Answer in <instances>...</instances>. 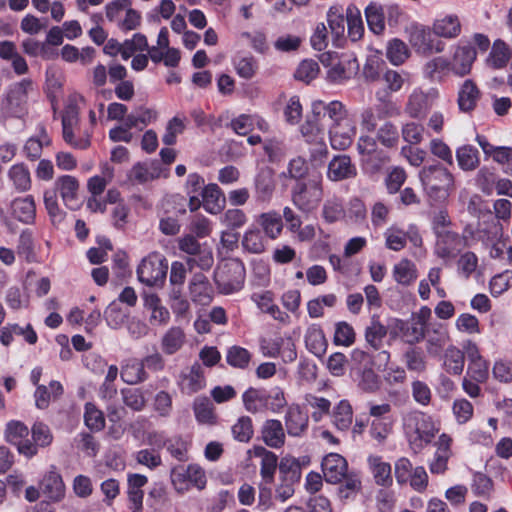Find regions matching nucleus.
I'll return each instance as SVG.
<instances>
[{
    "instance_id": "63",
    "label": "nucleus",
    "mask_w": 512,
    "mask_h": 512,
    "mask_svg": "<svg viewBox=\"0 0 512 512\" xmlns=\"http://www.w3.org/2000/svg\"><path fill=\"white\" fill-rule=\"evenodd\" d=\"M247 221L246 213L239 208L227 209L220 217V223L231 230L242 228Z\"/></svg>"
},
{
    "instance_id": "57",
    "label": "nucleus",
    "mask_w": 512,
    "mask_h": 512,
    "mask_svg": "<svg viewBox=\"0 0 512 512\" xmlns=\"http://www.w3.org/2000/svg\"><path fill=\"white\" fill-rule=\"evenodd\" d=\"M382 80L389 93H396L408 82L409 73L386 68L382 74Z\"/></svg>"
},
{
    "instance_id": "5",
    "label": "nucleus",
    "mask_w": 512,
    "mask_h": 512,
    "mask_svg": "<svg viewBox=\"0 0 512 512\" xmlns=\"http://www.w3.org/2000/svg\"><path fill=\"white\" fill-rule=\"evenodd\" d=\"M405 33L408 42L417 54L427 56L444 51V43L434 39L432 28L428 26L414 23L406 28Z\"/></svg>"
},
{
    "instance_id": "50",
    "label": "nucleus",
    "mask_w": 512,
    "mask_h": 512,
    "mask_svg": "<svg viewBox=\"0 0 512 512\" xmlns=\"http://www.w3.org/2000/svg\"><path fill=\"white\" fill-rule=\"evenodd\" d=\"M346 22L348 29V36L354 42L360 40L364 34V25L361 17L360 10L350 5L346 10Z\"/></svg>"
},
{
    "instance_id": "41",
    "label": "nucleus",
    "mask_w": 512,
    "mask_h": 512,
    "mask_svg": "<svg viewBox=\"0 0 512 512\" xmlns=\"http://www.w3.org/2000/svg\"><path fill=\"white\" fill-rule=\"evenodd\" d=\"M186 342V335L182 328L173 326L169 328L161 339V348L165 354L172 355L178 352Z\"/></svg>"
},
{
    "instance_id": "43",
    "label": "nucleus",
    "mask_w": 512,
    "mask_h": 512,
    "mask_svg": "<svg viewBox=\"0 0 512 512\" xmlns=\"http://www.w3.org/2000/svg\"><path fill=\"white\" fill-rule=\"evenodd\" d=\"M242 247L249 253L260 254L266 249L265 236L256 226H250L243 234Z\"/></svg>"
},
{
    "instance_id": "53",
    "label": "nucleus",
    "mask_w": 512,
    "mask_h": 512,
    "mask_svg": "<svg viewBox=\"0 0 512 512\" xmlns=\"http://www.w3.org/2000/svg\"><path fill=\"white\" fill-rule=\"evenodd\" d=\"M196 420L201 424L213 425L217 417L213 405L207 397H197L193 404Z\"/></svg>"
},
{
    "instance_id": "10",
    "label": "nucleus",
    "mask_w": 512,
    "mask_h": 512,
    "mask_svg": "<svg viewBox=\"0 0 512 512\" xmlns=\"http://www.w3.org/2000/svg\"><path fill=\"white\" fill-rule=\"evenodd\" d=\"M311 114L314 118H321L322 115H327L332 121L331 125L341 124L353 119L346 106L338 100H333L328 103L319 99L312 101Z\"/></svg>"
},
{
    "instance_id": "4",
    "label": "nucleus",
    "mask_w": 512,
    "mask_h": 512,
    "mask_svg": "<svg viewBox=\"0 0 512 512\" xmlns=\"http://www.w3.org/2000/svg\"><path fill=\"white\" fill-rule=\"evenodd\" d=\"M323 197L322 177L317 176L307 182H298L292 190L294 205L304 213L314 211Z\"/></svg>"
},
{
    "instance_id": "23",
    "label": "nucleus",
    "mask_w": 512,
    "mask_h": 512,
    "mask_svg": "<svg viewBox=\"0 0 512 512\" xmlns=\"http://www.w3.org/2000/svg\"><path fill=\"white\" fill-rule=\"evenodd\" d=\"M390 334L393 337H400L409 344L418 343L425 336L421 326H416L412 320L409 322L401 319H394L392 321Z\"/></svg>"
},
{
    "instance_id": "29",
    "label": "nucleus",
    "mask_w": 512,
    "mask_h": 512,
    "mask_svg": "<svg viewBox=\"0 0 512 512\" xmlns=\"http://www.w3.org/2000/svg\"><path fill=\"white\" fill-rule=\"evenodd\" d=\"M191 299L201 305H207L212 300L213 290L208 279L203 274H195L189 284Z\"/></svg>"
},
{
    "instance_id": "17",
    "label": "nucleus",
    "mask_w": 512,
    "mask_h": 512,
    "mask_svg": "<svg viewBox=\"0 0 512 512\" xmlns=\"http://www.w3.org/2000/svg\"><path fill=\"white\" fill-rule=\"evenodd\" d=\"M39 488L42 494L52 502H59L65 496V484L54 466L43 475Z\"/></svg>"
},
{
    "instance_id": "61",
    "label": "nucleus",
    "mask_w": 512,
    "mask_h": 512,
    "mask_svg": "<svg viewBox=\"0 0 512 512\" xmlns=\"http://www.w3.org/2000/svg\"><path fill=\"white\" fill-rule=\"evenodd\" d=\"M227 363L235 368L245 369L251 361V353L240 346H232L226 353Z\"/></svg>"
},
{
    "instance_id": "28",
    "label": "nucleus",
    "mask_w": 512,
    "mask_h": 512,
    "mask_svg": "<svg viewBox=\"0 0 512 512\" xmlns=\"http://www.w3.org/2000/svg\"><path fill=\"white\" fill-rule=\"evenodd\" d=\"M461 28L458 16L452 14L437 18L432 25L434 35L444 39L457 38L461 33Z\"/></svg>"
},
{
    "instance_id": "1",
    "label": "nucleus",
    "mask_w": 512,
    "mask_h": 512,
    "mask_svg": "<svg viewBox=\"0 0 512 512\" xmlns=\"http://www.w3.org/2000/svg\"><path fill=\"white\" fill-rule=\"evenodd\" d=\"M405 433L413 450H421L430 444L440 430V422L432 416L413 411L403 418Z\"/></svg>"
},
{
    "instance_id": "33",
    "label": "nucleus",
    "mask_w": 512,
    "mask_h": 512,
    "mask_svg": "<svg viewBox=\"0 0 512 512\" xmlns=\"http://www.w3.org/2000/svg\"><path fill=\"white\" fill-rule=\"evenodd\" d=\"M450 73V60L443 56L434 57L423 66L424 77L432 81H442Z\"/></svg>"
},
{
    "instance_id": "59",
    "label": "nucleus",
    "mask_w": 512,
    "mask_h": 512,
    "mask_svg": "<svg viewBox=\"0 0 512 512\" xmlns=\"http://www.w3.org/2000/svg\"><path fill=\"white\" fill-rule=\"evenodd\" d=\"M128 126L143 129V127L154 123L158 119V112L152 108H139L135 113L129 114L127 117Z\"/></svg>"
},
{
    "instance_id": "13",
    "label": "nucleus",
    "mask_w": 512,
    "mask_h": 512,
    "mask_svg": "<svg viewBox=\"0 0 512 512\" xmlns=\"http://www.w3.org/2000/svg\"><path fill=\"white\" fill-rule=\"evenodd\" d=\"M477 58L476 50L468 43H459L455 46L450 65L452 74L463 77L470 73L472 65Z\"/></svg>"
},
{
    "instance_id": "31",
    "label": "nucleus",
    "mask_w": 512,
    "mask_h": 512,
    "mask_svg": "<svg viewBox=\"0 0 512 512\" xmlns=\"http://www.w3.org/2000/svg\"><path fill=\"white\" fill-rule=\"evenodd\" d=\"M183 393L193 394L205 386V378L199 365H193L189 370L183 372L179 381Z\"/></svg>"
},
{
    "instance_id": "46",
    "label": "nucleus",
    "mask_w": 512,
    "mask_h": 512,
    "mask_svg": "<svg viewBox=\"0 0 512 512\" xmlns=\"http://www.w3.org/2000/svg\"><path fill=\"white\" fill-rule=\"evenodd\" d=\"M308 418L298 406H292L286 414V428L291 436H299L306 428Z\"/></svg>"
},
{
    "instance_id": "22",
    "label": "nucleus",
    "mask_w": 512,
    "mask_h": 512,
    "mask_svg": "<svg viewBox=\"0 0 512 512\" xmlns=\"http://www.w3.org/2000/svg\"><path fill=\"white\" fill-rule=\"evenodd\" d=\"M164 173V169L158 161L139 162L136 163L129 172V179L133 182L143 184L160 178Z\"/></svg>"
},
{
    "instance_id": "21",
    "label": "nucleus",
    "mask_w": 512,
    "mask_h": 512,
    "mask_svg": "<svg viewBox=\"0 0 512 512\" xmlns=\"http://www.w3.org/2000/svg\"><path fill=\"white\" fill-rule=\"evenodd\" d=\"M320 118H314L311 114L301 125L300 132L305 141L309 144H315L320 147V153L327 155L328 150L324 141V128L319 122Z\"/></svg>"
},
{
    "instance_id": "48",
    "label": "nucleus",
    "mask_w": 512,
    "mask_h": 512,
    "mask_svg": "<svg viewBox=\"0 0 512 512\" xmlns=\"http://www.w3.org/2000/svg\"><path fill=\"white\" fill-rule=\"evenodd\" d=\"M242 401L248 412L264 411L266 410V391L251 387L243 393Z\"/></svg>"
},
{
    "instance_id": "49",
    "label": "nucleus",
    "mask_w": 512,
    "mask_h": 512,
    "mask_svg": "<svg viewBox=\"0 0 512 512\" xmlns=\"http://www.w3.org/2000/svg\"><path fill=\"white\" fill-rule=\"evenodd\" d=\"M148 478L142 474H129L127 477L128 503L137 504L143 502L144 492L142 488L147 484Z\"/></svg>"
},
{
    "instance_id": "25",
    "label": "nucleus",
    "mask_w": 512,
    "mask_h": 512,
    "mask_svg": "<svg viewBox=\"0 0 512 512\" xmlns=\"http://www.w3.org/2000/svg\"><path fill=\"white\" fill-rule=\"evenodd\" d=\"M203 208L209 214H219L225 207V197L220 187L215 183L205 185L201 191Z\"/></svg>"
},
{
    "instance_id": "8",
    "label": "nucleus",
    "mask_w": 512,
    "mask_h": 512,
    "mask_svg": "<svg viewBox=\"0 0 512 512\" xmlns=\"http://www.w3.org/2000/svg\"><path fill=\"white\" fill-rule=\"evenodd\" d=\"M438 96L439 93L436 89L423 91L416 88L408 97L405 111L412 118H422L432 108Z\"/></svg>"
},
{
    "instance_id": "32",
    "label": "nucleus",
    "mask_w": 512,
    "mask_h": 512,
    "mask_svg": "<svg viewBox=\"0 0 512 512\" xmlns=\"http://www.w3.org/2000/svg\"><path fill=\"white\" fill-rule=\"evenodd\" d=\"M264 443L271 448H280L285 442V432L279 420H267L261 430Z\"/></svg>"
},
{
    "instance_id": "7",
    "label": "nucleus",
    "mask_w": 512,
    "mask_h": 512,
    "mask_svg": "<svg viewBox=\"0 0 512 512\" xmlns=\"http://www.w3.org/2000/svg\"><path fill=\"white\" fill-rule=\"evenodd\" d=\"M385 246L392 251H401L405 248L407 240L415 247H421L423 240L416 226L411 225L407 231L392 225L384 232Z\"/></svg>"
},
{
    "instance_id": "42",
    "label": "nucleus",
    "mask_w": 512,
    "mask_h": 512,
    "mask_svg": "<svg viewBox=\"0 0 512 512\" xmlns=\"http://www.w3.org/2000/svg\"><path fill=\"white\" fill-rule=\"evenodd\" d=\"M465 365V355L456 346H449L443 355V369L451 375H460Z\"/></svg>"
},
{
    "instance_id": "64",
    "label": "nucleus",
    "mask_w": 512,
    "mask_h": 512,
    "mask_svg": "<svg viewBox=\"0 0 512 512\" xmlns=\"http://www.w3.org/2000/svg\"><path fill=\"white\" fill-rule=\"evenodd\" d=\"M28 434V427L21 421L11 420L6 424L5 439L13 445L26 439Z\"/></svg>"
},
{
    "instance_id": "11",
    "label": "nucleus",
    "mask_w": 512,
    "mask_h": 512,
    "mask_svg": "<svg viewBox=\"0 0 512 512\" xmlns=\"http://www.w3.org/2000/svg\"><path fill=\"white\" fill-rule=\"evenodd\" d=\"M261 350L266 357H281L283 362L291 363L297 358V351L291 337H276L270 341H263Z\"/></svg>"
},
{
    "instance_id": "26",
    "label": "nucleus",
    "mask_w": 512,
    "mask_h": 512,
    "mask_svg": "<svg viewBox=\"0 0 512 512\" xmlns=\"http://www.w3.org/2000/svg\"><path fill=\"white\" fill-rule=\"evenodd\" d=\"M367 464L377 485L388 487L392 484L393 478L390 463L384 461L381 456L370 455L367 458Z\"/></svg>"
},
{
    "instance_id": "38",
    "label": "nucleus",
    "mask_w": 512,
    "mask_h": 512,
    "mask_svg": "<svg viewBox=\"0 0 512 512\" xmlns=\"http://www.w3.org/2000/svg\"><path fill=\"white\" fill-rule=\"evenodd\" d=\"M392 275L398 284L409 286L416 281L418 270L414 262L408 258H402L393 266Z\"/></svg>"
},
{
    "instance_id": "24",
    "label": "nucleus",
    "mask_w": 512,
    "mask_h": 512,
    "mask_svg": "<svg viewBox=\"0 0 512 512\" xmlns=\"http://www.w3.org/2000/svg\"><path fill=\"white\" fill-rule=\"evenodd\" d=\"M229 271H232V279L227 278L222 269H219L215 274L218 289L225 295L240 291L244 285V272L242 267L235 265L232 269H229Z\"/></svg>"
},
{
    "instance_id": "6",
    "label": "nucleus",
    "mask_w": 512,
    "mask_h": 512,
    "mask_svg": "<svg viewBox=\"0 0 512 512\" xmlns=\"http://www.w3.org/2000/svg\"><path fill=\"white\" fill-rule=\"evenodd\" d=\"M320 61L328 68L327 79L332 83H342L350 79L358 70L355 58L340 57L336 53H324L321 55Z\"/></svg>"
},
{
    "instance_id": "35",
    "label": "nucleus",
    "mask_w": 512,
    "mask_h": 512,
    "mask_svg": "<svg viewBox=\"0 0 512 512\" xmlns=\"http://www.w3.org/2000/svg\"><path fill=\"white\" fill-rule=\"evenodd\" d=\"M320 216L325 224H334L345 219L346 211L342 200L336 196L327 198L321 207Z\"/></svg>"
},
{
    "instance_id": "51",
    "label": "nucleus",
    "mask_w": 512,
    "mask_h": 512,
    "mask_svg": "<svg viewBox=\"0 0 512 512\" xmlns=\"http://www.w3.org/2000/svg\"><path fill=\"white\" fill-rule=\"evenodd\" d=\"M479 96L480 92L475 83L471 80H466L459 91L458 103L460 109L462 111H470L474 109Z\"/></svg>"
},
{
    "instance_id": "60",
    "label": "nucleus",
    "mask_w": 512,
    "mask_h": 512,
    "mask_svg": "<svg viewBox=\"0 0 512 512\" xmlns=\"http://www.w3.org/2000/svg\"><path fill=\"white\" fill-rule=\"evenodd\" d=\"M146 377L144 364L137 360L127 363L121 371L122 380L128 384H137L144 381Z\"/></svg>"
},
{
    "instance_id": "40",
    "label": "nucleus",
    "mask_w": 512,
    "mask_h": 512,
    "mask_svg": "<svg viewBox=\"0 0 512 512\" xmlns=\"http://www.w3.org/2000/svg\"><path fill=\"white\" fill-rule=\"evenodd\" d=\"M385 55L393 66H400L410 58L411 51L403 40L393 38L387 42Z\"/></svg>"
},
{
    "instance_id": "12",
    "label": "nucleus",
    "mask_w": 512,
    "mask_h": 512,
    "mask_svg": "<svg viewBox=\"0 0 512 512\" xmlns=\"http://www.w3.org/2000/svg\"><path fill=\"white\" fill-rule=\"evenodd\" d=\"M452 444L453 438L449 434L439 435L434 443L436 450L429 463V470L432 474L442 475L447 471L448 461L453 455Z\"/></svg>"
},
{
    "instance_id": "14",
    "label": "nucleus",
    "mask_w": 512,
    "mask_h": 512,
    "mask_svg": "<svg viewBox=\"0 0 512 512\" xmlns=\"http://www.w3.org/2000/svg\"><path fill=\"white\" fill-rule=\"evenodd\" d=\"M357 128L354 119L344 123L329 126L330 145L335 150H345L350 147L356 136Z\"/></svg>"
},
{
    "instance_id": "2",
    "label": "nucleus",
    "mask_w": 512,
    "mask_h": 512,
    "mask_svg": "<svg viewBox=\"0 0 512 512\" xmlns=\"http://www.w3.org/2000/svg\"><path fill=\"white\" fill-rule=\"evenodd\" d=\"M419 178L429 197L435 200H446L455 189L453 174L441 165L422 168Z\"/></svg>"
},
{
    "instance_id": "54",
    "label": "nucleus",
    "mask_w": 512,
    "mask_h": 512,
    "mask_svg": "<svg viewBox=\"0 0 512 512\" xmlns=\"http://www.w3.org/2000/svg\"><path fill=\"white\" fill-rule=\"evenodd\" d=\"M187 122L185 116L176 115L171 118L166 124L162 142L168 146L174 145L177 142V137L185 131Z\"/></svg>"
},
{
    "instance_id": "36",
    "label": "nucleus",
    "mask_w": 512,
    "mask_h": 512,
    "mask_svg": "<svg viewBox=\"0 0 512 512\" xmlns=\"http://www.w3.org/2000/svg\"><path fill=\"white\" fill-rule=\"evenodd\" d=\"M305 345L317 357H322L325 354L328 343L320 326L313 324L308 327L305 333Z\"/></svg>"
},
{
    "instance_id": "19",
    "label": "nucleus",
    "mask_w": 512,
    "mask_h": 512,
    "mask_svg": "<svg viewBox=\"0 0 512 512\" xmlns=\"http://www.w3.org/2000/svg\"><path fill=\"white\" fill-rule=\"evenodd\" d=\"M33 90V82L23 79L15 84L8 94V104L11 113L20 116L24 113L28 100V94Z\"/></svg>"
},
{
    "instance_id": "16",
    "label": "nucleus",
    "mask_w": 512,
    "mask_h": 512,
    "mask_svg": "<svg viewBox=\"0 0 512 512\" xmlns=\"http://www.w3.org/2000/svg\"><path fill=\"white\" fill-rule=\"evenodd\" d=\"M54 185L64 205L71 210H76L80 205L78 196L80 185L77 178L71 175H62L55 180Z\"/></svg>"
},
{
    "instance_id": "20",
    "label": "nucleus",
    "mask_w": 512,
    "mask_h": 512,
    "mask_svg": "<svg viewBox=\"0 0 512 512\" xmlns=\"http://www.w3.org/2000/svg\"><path fill=\"white\" fill-rule=\"evenodd\" d=\"M357 175L356 166L347 155L335 156L328 165L327 178L337 182L354 178Z\"/></svg>"
},
{
    "instance_id": "44",
    "label": "nucleus",
    "mask_w": 512,
    "mask_h": 512,
    "mask_svg": "<svg viewBox=\"0 0 512 512\" xmlns=\"http://www.w3.org/2000/svg\"><path fill=\"white\" fill-rule=\"evenodd\" d=\"M365 17L368 28L376 35H381L385 30V13L382 5L372 2L365 8Z\"/></svg>"
},
{
    "instance_id": "62",
    "label": "nucleus",
    "mask_w": 512,
    "mask_h": 512,
    "mask_svg": "<svg viewBox=\"0 0 512 512\" xmlns=\"http://www.w3.org/2000/svg\"><path fill=\"white\" fill-rule=\"evenodd\" d=\"M355 331L353 327L345 321L335 324L333 342L337 346L349 347L355 342Z\"/></svg>"
},
{
    "instance_id": "3",
    "label": "nucleus",
    "mask_w": 512,
    "mask_h": 512,
    "mask_svg": "<svg viewBox=\"0 0 512 512\" xmlns=\"http://www.w3.org/2000/svg\"><path fill=\"white\" fill-rule=\"evenodd\" d=\"M168 271V261L159 252H151L145 256L137 267L139 282L149 287H162Z\"/></svg>"
},
{
    "instance_id": "52",
    "label": "nucleus",
    "mask_w": 512,
    "mask_h": 512,
    "mask_svg": "<svg viewBox=\"0 0 512 512\" xmlns=\"http://www.w3.org/2000/svg\"><path fill=\"white\" fill-rule=\"evenodd\" d=\"M114 177V169L108 164L102 166L101 175L91 177L87 182L88 191L94 196H100Z\"/></svg>"
},
{
    "instance_id": "18",
    "label": "nucleus",
    "mask_w": 512,
    "mask_h": 512,
    "mask_svg": "<svg viewBox=\"0 0 512 512\" xmlns=\"http://www.w3.org/2000/svg\"><path fill=\"white\" fill-rule=\"evenodd\" d=\"M465 246L466 242L462 237L455 232L447 231L437 235L435 254L439 258L447 260L455 257Z\"/></svg>"
},
{
    "instance_id": "58",
    "label": "nucleus",
    "mask_w": 512,
    "mask_h": 512,
    "mask_svg": "<svg viewBox=\"0 0 512 512\" xmlns=\"http://www.w3.org/2000/svg\"><path fill=\"white\" fill-rule=\"evenodd\" d=\"M511 58V51L507 44L502 40H496L492 46L488 63L496 69L506 66Z\"/></svg>"
},
{
    "instance_id": "39",
    "label": "nucleus",
    "mask_w": 512,
    "mask_h": 512,
    "mask_svg": "<svg viewBox=\"0 0 512 512\" xmlns=\"http://www.w3.org/2000/svg\"><path fill=\"white\" fill-rule=\"evenodd\" d=\"M13 215L23 223H31L36 214V206L33 196L16 198L11 203Z\"/></svg>"
},
{
    "instance_id": "45",
    "label": "nucleus",
    "mask_w": 512,
    "mask_h": 512,
    "mask_svg": "<svg viewBox=\"0 0 512 512\" xmlns=\"http://www.w3.org/2000/svg\"><path fill=\"white\" fill-rule=\"evenodd\" d=\"M456 160L463 171H473L480 164L479 151L472 145H463L456 149Z\"/></svg>"
},
{
    "instance_id": "9",
    "label": "nucleus",
    "mask_w": 512,
    "mask_h": 512,
    "mask_svg": "<svg viewBox=\"0 0 512 512\" xmlns=\"http://www.w3.org/2000/svg\"><path fill=\"white\" fill-rule=\"evenodd\" d=\"M464 349L468 359L466 375L478 382H486L489 378V362L480 353L476 343L467 341Z\"/></svg>"
},
{
    "instance_id": "30",
    "label": "nucleus",
    "mask_w": 512,
    "mask_h": 512,
    "mask_svg": "<svg viewBox=\"0 0 512 512\" xmlns=\"http://www.w3.org/2000/svg\"><path fill=\"white\" fill-rule=\"evenodd\" d=\"M7 177L16 191L23 193L31 189L32 178L26 164L16 163L12 165L8 169Z\"/></svg>"
},
{
    "instance_id": "27",
    "label": "nucleus",
    "mask_w": 512,
    "mask_h": 512,
    "mask_svg": "<svg viewBox=\"0 0 512 512\" xmlns=\"http://www.w3.org/2000/svg\"><path fill=\"white\" fill-rule=\"evenodd\" d=\"M51 139L43 125L37 127V134L29 137L24 146L23 151L26 158L30 161H35L40 158L43 147L49 146Z\"/></svg>"
},
{
    "instance_id": "15",
    "label": "nucleus",
    "mask_w": 512,
    "mask_h": 512,
    "mask_svg": "<svg viewBox=\"0 0 512 512\" xmlns=\"http://www.w3.org/2000/svg\"><path fill=\"white\" fill-rule=\"evenodd\" d=\"M322 472L328 483H340L348 473L347 460L338 453L327 454L321 463Z\"/></svg>"
},
{
    "instance_id": "55",
    "label": "nucleus",
    "mask_w": 512,
    "mask_h": 512,
    "mask_svg": "<svg viewBox=\"0 0 512 512\" xmlns=\"http://www.w3.org/2000/svg\"><path fill=\"white\" fill-rule=\"evenodd\" d=\"M85 103V98L80 94L71 95L62 116V125L76 126L79 121V111Z\"/></svg>"
},
{
    "instance_id": "34",
    "label": "nucleus",
    "mask_w": 512,
    "mask_h": 512,
    "mask_svg": "<svg viewBox=\"0 0 512 512\" xmlns=\"http://www.w3.org/2000/svg\"><path fill=\"white\" fill-rule=\"evenodd\" d=\"M258 224L263 229L266 237L275 240L283 231L282 216L274 210L261 213L258 216Z\"/></svg>"
},
{
    "instance_id": "47",
    "label": "nucleus",
    "mask_w": 512,
    "mask_h": 512,
    "mask_svg": "<svg viewBox=\"0 0 512 512\" xmlns=\"http://www.w3.org/2000/svg\"><path fill=\"white\" fill-rule=\"evenodd\" d=\"M333 423L337 429L346 431L353 422V408L346 399L341 400L333 410Z\"/></svg>"
},
{
    "instance_id": "56",
    "label": "nucleus",
    "mask_w": 512,
    "mask_h": 512,
    "mask_svg": "<svg viewBox=\"0 0 512 512\" xmlns=\"http://www.w3.org/2000/svg\"><path fill=\"white\" fill-rule=\"evenodd\" d=\"M386 334V326L383 325L378 318L372 317L370 324L365 330V339L367 343L374 349H379L382 346V342Z\"/></svg>"
},
{
    "instance_id": "37",
    "label": "nucleus",
    "mask_w": 512,
    "mask_h": 512,
    "mask_svg": "<svg viewBox=\"0 0 512 512\" xmlns=\"http://www.w3.org/2000/svg\"><path fill=\"white\" fill-rule=\"evenodd\" d=\"M255 197L260 203H267L272 198L275 183L273 174L269 170L260 171L255 178Z\"/></svg>"
}]
</instances>
